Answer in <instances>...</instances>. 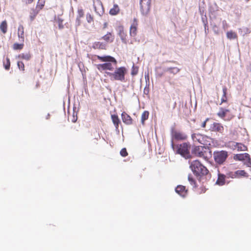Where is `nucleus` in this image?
I'll use <instances>...</instances> for the list:
<instances>
[{
	"label": "nucleus",
	"instance_id": "nucleus-18",
	"mask_svg": "<svg viewBox=\"0 0 251 251\" xmlns=\"http://www.w3.org/2000/svg\"><path fill=\"white\" fill-rule=\"evenodd\" d=\"M18 36L19 37V41L21 43H24L25 41L24 28L22 25H20L18 27Z\"/></svg>",
	"mask_w": 251,
	"mask_h": 251
},
{
	"label": "nucleus",
	"instance_id": "nucleus-24",
	"mask_svg": "<svg viewBox=\"0 0 251 251\" xmlns=\"http://www.w3.org/2000/svg\"><path fill=\"white\" fill-rule=\"evenodd\" d=\"M236 178H239L242 177H248L249 175L245 170H237L235 171Z\"/></svg>",
	"mask_w": 251,
	"mask_h": 251
},
{
	"label": "nucleus",
	"instance_id": "nucleus-51",
	"mask_svg": "<svg viewBox=\"0 0 251 251\" xmlns=\"http://www.w3.org/2000/svg\"><path fill=\"white\" fill-rule=\"evenodd\" d=\"M214 27H216V28H217V26L216 25H215V26H214Z\"/></svg>",
	"mask_w": 251,
	"mask_h": 251
},
{
	"label": "nucleus",
	"instance_id": "nucleus-10",
	"mask_svg": "<svg viewBox=\"0 0 251 251\" xmlns=\"http://www.w3.org/2000/svg\"><path fill=\"white\" fill-rule=\"evenodd\" d=\"M140 7L142 13L147 15L150 10L151 3L150 0H140Z\"/></svg>",
	"mask_w": 251,
	"mask_h": 251
},
{
	"label": "nucleus",
	"instance_id": "nucleus-44",
	"mask_svg": "<svg viewBox=\"0 0 251 251\" xmlns=\"http://www.w3.org/2000/svg\"><path fill=\"white\" fill-rule=\"evenodd\" d=\"M209 120V118H207L202 124L201 127L205 128L206 126V122Z\"/></svg>",
	"mask_w": 251,
	"mask_h": 251
},
{
	"label": "nucleus",
	"instance_id": "nucleus-11",
	"mask_svg": "<svg viewBox=\"0 0 251 251\" xmlns=\"http://www.w3.org/2000/svg\"><path fill=\"white\" fill-rule=\"evenodd\" d=\"M209 130L223 134L224 132V127L221 123L214 122L210 125Z\"/></svg>",
	"mask_w": 251,
	"mask_h": 251
},
{
	"label": "nucleus",
	"instance_id": "nucleus-13",
	"mask_svg": "<svg viewBox=\"0 0 251 251\" xmlns=\"http://www.w3.org/2000/svg\"><path fill=\"white\" fill-rule=\"evenodd\" d=\"M123 122L127 125H131L133 124L132 118L126 112H123L121 114Z\"/></svg>",
	"mask_w": 251,
	"mask_h": 251
},
{
	"label": "nucleus",
	"instance_id": "nucleus-48",
	"mask_svg": "<svg viewBox=\"0 0 251 251\" xmlns=\"http://www.w3.org/2000/svg\"><path fill=\"white\" fill-rule=\"evenodd\" d=\"M208 32V28H207V29L205 30V32L206 34H207Z\"/></svg>",
	"mask_w": 251,
	"mask_h": 251
},
{
	"label": "nucleus",
	"instance_id": "nucleus-15",
	"mask_svg": "<svg viewBox=\"0 0 251 251\" xmlns=\"http://www.w3.org/2000/svg\"><path fill=\"white\" fill-rule=\"evenodd\" d=\"M175 190L176 193L182 197H185L188 193V190L183 185H178Z\"/></svg>",
	"mask_w": 251,
	"mask_h": 251
},
{
	"label": "nucleus",
	"instance_id": "nucleus-35",
	"mask_svg": "<svg viewBox=\"0 0 251 251\" xmlns=\"http://www.w3.org/2000/svg\"><path fill=\"white\" fill-rule=\"evenodd\" d=\"M188 180L191 185H192L193 187H196V182L194 178L193 177V176L191 175H189L188 177Z\"/></svg>",
	"mask_w": 251,
	"mask_h": 251
},
{
	"label": "nucleus",
	"instance_id": "nucleus-41",
	"mask_svg": "<svg viewBox=\"0 0 251 251\" xmlns=\"http://www.w3.org/2000/svg\"><path fill=\"white\" fill-rule=\"evenodd\" d=\"M18 66L20 70L24 71H25V65L24 63L22 61H18L17 63Z\"/></svg>",
	"mask_w": 251,
	"mask_h": 251
},
{
	"label": "nucleus",
	"instance_id": "nucleus-22",
	"mask_svg": "<svg viewBox=\"0 0 251 251\" xmlns=\"http://www.w3.org/2000/svg\"><path fill=\"white\" fill-rule=\"evenodd\" d=\"M226 177V175L222 174H219L218 179L216 182V183L220 186L224 185L225 184Z\"/></svg>",
	"mask_w": 251,
	"mask_h": 251
},
{
	"label": "nucleus",
	"instance_id": "nucleus-31",
	"mask_svg": "<svg viewBox=\"0 0 251 251\" xmlns=\"http://www.w3.org/2000/svg\"><path fill=\"white\" fill-rule=\"evenodd\" d=\"M226 36L229 39H235L237 37L236 33L232 31H228L226 33Z\"/></svg>",
	"mask_w": 251,
	"mask_h": 251
},
{
	"label": "nucleus",
	"instance_id": "nucleus-25",
	"mask_svg": "<svg viewBox=\"0 0 251 251\" xmlns=\"http://www.w3.org/2000/svg\"><path fill=\"white\" fill-rule=\"evenodd\" d=\"M192 137L194 141H198L199 143L201 144H204V143H202V141L201 140L203 138V137L202 135L200 134H193Z\"/></svg>",
	"mask_w": 251,
	"mask_h": 251
},
{
	"label": "nucleus",
	"instance_id": "nucleus-7",
	"mask_svg": "<svg viewBox=\"0 0 251 251\" xmlns=\"http://www.w3.org/2000/svg\"><path fill=\"white\" fill-rule=\"evenodd\" d=\"M190 145L187 143H183L177 147V152L185 158H189L191 157L190 153Z\"/></svg>",
	"mask_w": 251,
	"mask_h": 251
},
{
	"label": "nucleus",
	"instance_id": "nucleus-33",
	"mask_svg": "<svg viewBox=\"0 0 251 251\" xmlns=\"http://www.w3.org/2000/svg\"><path fill=\"white\" fill-rule=\"evenodd\" d=\"M24 46V43L21 44L14 43L13 45V49L14 50H21L23 49Z\"/></svg>",
	"mask_w": 251,
	"mask_h": 251
},
{
	"label": "nucleus",
	"instance_id": "nucleus-14",
	"mask_svg": "<svg viewBox=\"0 0 251 251\" xmlns=\"http://www.w3.org/2000/svg\"><path fill=\"white\" fill-rule=\"evenodd\" d=\"M232 147L233 150L237 151H246L247 150V147L243 144L232 142Z\"/></svg>",
	"mask_w": 251,
	"mask_h": 251
},
{
	"label": "nucleus",
	"instance_id": "nucleus-19",
	"mask_svg": "<svg viewBox=\"0 0 251 251\" xmlns=\"http://www.w3.org/2000/svg\"><path fill=\"white\" fill-rule=\"evenodd\" d=\"M120 11V8L117 4H114L112 8H111L109 11L110 15L115 16L118 15Z\"/></svg>",
	"mask_w": 251,
	"mask_h": 251
},
{
	"label": "nucleus",
	"instance_id": "nucleus-12",
	"mask_svg": "<svg viewBox=\"0 0 251 251\" xmlns=\"http://www.w3.org/2000/svg\"><path fill=\"white\" fill-rule=\"evenodd\" d=\"M172 136L173 138L176 140H185L187 138L185 133L175 130L172 131Z\"/></svg>",
	"mask_w": 251,
	"mask_h": 251
},
{
	"label": "nucleus",
	"instance_id": "nucleus-6",
	"mask_svg": "<svg viewBox=\"0 0 251 251\" xmlns=\"http://www.w3.org/2000/svg\"><path fill=\"white\" fill-rule=\"evenodd\" d=\"M217 116L225 121H229L233 118L234 115L228 108L221 107L217 113Z\"/></svg>",
	"mask_w": 251,
	"mask_h": 251
},
{
	"label": "nucleus",
	"instance_id": "nucleus-28",
	"mask_svg": "<svg viewBox=\"0 0 251 251\" xmlns=\"http://www.w3.org/2000/svg\"><path fill=\"white\" fill-rule=\"evenodd\" d=\"M149 112L148 111H144L141 115V124L143 126L145 125V122L149 118Z\"/></svg>",
	"mask_w": 251,
	"mask_h": 251
},
{
	"label": "nucleus",
	"instance_id": "nucleus-9",
	"mask_svg": "<svg viewBox=\"0 0 251 251\" xmlns=\"http://www.w3.org/2000/svg\"><path fill=\"white\" fill-rule=\"evenodd\" d=\"M93 6L95 12L100 16H101L104 12V8L100 0H94Z\"/></svg>",
	"mask_w": 251,
	"mask_h": 251
},
{
	"label": "nucleus",
	"instance_id": "nucleus-5",
	"mask_svg": "<svg viewBox=\"0 0 251 251\" xmlns=\"http://www.w3.org/2000/svg\"><path fill=\"white\" fill-rule=\"evenodd\" d=\"M215 162L219 164H223L228 157V152L226 151H216L213 153Z\"/></svg>",
	"mask_w": 251,
	"mask_h": 251
},
{
	"label": "nucleus",
	"instance_id": "nucleus-32",
	"mask_svg": "<svg viewBox=\"0 0 251 251\" xmlns=\"http://www.w3.org/2000/svg\"><path fill=\"white\" fill-rule=\"evenodd\" d=\"M39 10L36 9H32L30 14V19L31 21H33L35 18L36 16L38 14L39 12Z\"/></svg>",
	"mask_w": 251,
	"mask_h": 251
},
{
	"label": "nucleus",
	"instance_id": "nucleus-3",
	"mask_svg": "<svg viewBox=\"0 0 251 251\" xmlns=\"http://www.w3.org/2000/svg\"><path fill=\"white\" fill-rule=\"evenodd\" d=\"M106 73L111 77V80L123 82L125 80V75L127 73V69L125 67H121L117 68L114 73Z\"/></svg>",
	"mask_w": 251,
	"mask_h": 251
},
{
	"label": "nucleus",
	"instance_id": "nucleus-38",
	"mask_svg": "<svg viewBox=\"0 0 251 251\" xmlns=\"http://www.w3.org/2000/svg\"><path fill=\"white\" fill-rule=\"evenodd\" d=\"M138 72V68L137 67H135L134 65H133L132 67V70L131 72V74L132 75L134 76L135 75H136Z\"/></svg>",
	"mask_w": 251,
	"mask_h": 251
},
{
	"label": "nucleus",
	"instance_id": "nucleus-27",
	"mask_svg": "<svg viewBox=\"0 0 251 251\" xmlns=\"http://www.w3.org/2000/svg\"><path fill=\"white\" fill-rule=\"evenodd\" d=\"M223 94L221 98V103H220V104H222L223 103L226 102L227 100V98L226 97L227 88L226 86H224L223 88Z\"/></svg>",
	"mask_w": 251,
	"mask_h": 251
},
{
	"label": "nucleus",
	"instance_id": "nucleus-49",
	"mask_svg": "<svg viewBox=\"0 0 251 251\" xmlns=\"http://www.w3.org/2000/svg\"><path fill=\"white\" fill-rule=\"evenodd\" d=\"M207 25H205V26H204L205 30L206 29H207Z\"/></svg>",
	"mask_w": 251,
	"mask_h": 251
},
{
	"label": "nucleus",
	"instance_id": "nucleus-45",
	"mask_svg": "<svg viewBox=\"0 0 251 251\" xmlns=\"http://www.w3.org/2000/svg\"><path fill=\"white\" fill-rule=\"evenodd\" d=\"M174 70L176 73L179 72V69L177 68H170L168 70Z\"/></svg>",
	"mask_w": 251,
	"mask_h": 251
},
{
	"label": "nucleus",
	"instance_id": "nucleus-16",
	"mask_svg": "<svg viewBox=\"0 0 251 251\" xmlns=\"http://www.w3.org/2000/svg\"><path fill=\"white\" fill-rule=\"evenodd\" d=\"M138 25V21L134 18L133 23L132 24L130 28V35L131 36H135L137 34V27Z\"/></svg>",
	"mask_w": 251,
	"mask_h": 251
},
{
	"label": "nucleus",
	"instance_id": "nucleus-37",
	"mask_svg": "<svg viewBox=\"0 0 251 251\" xmlns=\"http://www.w3.org/2000/svg\"><path fill=\"white\" fill-rule=\"evenodd\" d=\"M86 18L87 22L89 23H91L94 21L93 16L90 13L86 14Z\"/></svg>",
	"mask_w": 251,
	"mask_h": 251
},
{
	"label": "nucleus",
	"instance_id": "nucleus-42",
	"mask_svg": "<svg viewBox=\"0 0 251 251\" xmlns=\"http://www.w3.org/2000/svg\"><path fill=\"white\" fill-rule=\"evenodd\" d=\"M222 24H223V28L226 30V29L228 27V25L226 22V20H224L223 22H222Z\"/></svg>",
	"mask_w": 251,
	"mask_h": 251
},
{
	"label": "nucleus",
	"instance_id": "nucleus-46",
	"mask_svg": "<svg viewBox=\"0 0 251 251\" xmlns=\"http://www.w3.org/2000/svg\"><path fill=\"white\" fill-rule=\"evenodd\" d=\"M34 0H26V3L30 4Z\"/></svg>",
	"mask_w": 251,
	"mask_h": 251
},
{
	"label": "nucleus",
	"instance_id": "nucleus-17",
	"mask_svg": "<svg viewBox=\"0 0 251 251\" xmlns=\"http://www.w3.org/2000/svg\"><path fill=\"white\" fill-rule=\"evenodd\" d=\"M92 48L95 50H105L106 44L99 41L95 42L93 43Z\"/></svg>",
	"mask_w": 251,
	"mask_h": 251
},
{
	"label": "nucleus",
	"instance_id": "nucleus-20",
	"mask_svg": "<svg viewBox=\"0 0 251 251\" xmlns=\"http://www.w3.org/2000/svg\"><path fill=\"white\" fill-rule=\"evenodd\" d=\"M112 121L116 129H118L121 121L117 114H113L111 116Z\"/></svg>",
	"mask_w": 251,
	"mask_h": 251
},
{
	"label": "nucleus",
	"instance_id": "nucleus-1",
	"mask_svg": "<svg viewBox=\"0 0 251 251\" xmlns=\"http://www.w3.org/2000/svg\"><path fill=\"white\" fill-rule=\"evenodd\" d=\"M96 57L100 61L102 62H106L103 64H100L97 65V69L100 71L104 70L113 71L114 67L111 63H113L115 65H117V60L112 56L107 55L104 56H100L99 55H96Z\"/></svg>",
	"mask_w": 251,
	"mask_h": 251
},
{
	"label": "nucleus",
	"instance_id": "nucleus-23",
	"mask_svg": "<svg viewBox=\"0 0 251 251\" xmlns=\"http://www.w3.org/2000/svg\"><path fill=\"white\" fill-rule=\"evenodd\" d=\"M102 39L107 43H111L114 40V36L111 32H107L102 37Z\"/></svg>",
	"mask_w": 251,
	"mask_h": 251
},
{
	"label": "nucleus",
	"instance_id": "nucleus-39",
	"mask_svg": "<svg viewBox=\"0 0 251 251\" xmlns=\"http://www.w3.org/2000/svg\"><path fill=\"white\" fill-rule=\"evenodd\" d=\"M120 155L123 157H126L128 155V152L126 148H123L120 151Z\"/></svg>",
	"mask_w": 251,
	"mask_h": 251
},
{
	"label": "nucleus",
	"instance_id": "nucleus-29",
	"mask_svg": "<svg viewBox=\"0 0 251 251\" xmlns=\"http://www.w3.org/2000/svg\"><path fill=\"white\" fill-rule=\"evenodd\" d=\"M0 29L3 33L5 34L6 33L7 30V22L4 20L1 22L0 25Z\"/></svg>",
	"mask_w": 251,
	"mask_h": 251
},
{
	"label": "nucleus",
	"instance_id": "nucleus-4",
	"mask_svg": "<svg viewBox=\"0 0 251 251\" xmlns=\"http://www.w3.org/2000/svg\"><path fill=\"white\" fill-rule=\"evenodd\" d=\"M192 153L196 156L202 158L206 160L208 159L207 153H209L211 155V151H209V149L204 146H196L194 147L192 151Z\"/></svg>",
	"mask_w": 251,
	"mask_h": 251
},
{
	"label": "nucleus",
	"instance_id": "nucleus-2",
	"mask_svg": "<svg viewBox=\"0 0 251 251\" xmlns=\"http://www.w3.org/2000/svg\"><path fill=\"white\" fill-rule=\"evenodd\" d=\"M189 164L192 172L198 176H206L209 173L208 169L198 160L190 161Z\"/></svg>",
	"mask_w": 251,
	"mask_h": 251
},
{
	"label": "nucleus",
	"instance_id": "nucleus-26",
	"mask_svg": "<svg viewBox=\"0 0 251 251\" xmlns=\"http://www.w3.org/2000/svg\"><path fill=\"white\" fill-rule=\"evenodd\" d=\"M18 57L22 59L29 60L31 57V55L29 52L26 53H22L18 55Z\"/></svg>",
	"mask_w": 251,
	"mask_h": 251
},
{
	"label": "nucleus",
	"instance_id": "nucleus-34",
	"mask_svg": "<svg viewBox=\"0 0 251 251\" xmlns=\"http://www.w3.org/2000/svg\"><path fill=\"white\" fill-rule=\"evenodd\" d=\"M3 65H4V68L6 70H8L10 69V59L8 57H6V62H3Z\"/></svg>",
	"mask_w": 251,
	"mask_h": 251
},
{
	"label": "nucleus",
	"instance_id": "nucleus-47",
	"mask_svg": "<svg viewBox=\"0 0 251 251\" xmlns=\"http://www.w3.org/2000/svg\"><path fill=\"white\" fill-rule=\"evenodd\" d=\"M107 25H108V24H107V22L104 23V24H103V28H106L107 27Z\"/></svg>",
	"mask_w": 251,
	"mask_h": 251
},
{
	"label": "nucleus",
	"instance_id": "nucleus-40",
	"mask_svg": "<svg viewBox=\"0 0 251 251\" xmlns=\"http://www.w3.org/2000/svg\"><path fill=\"white\" fill-rule=\"evenodd\" d=\"M84 15V11L82 9H78L77 10V17L79 18H83Z\"/></svg>",
	"mask_w": 251,
	"mask_h": 251
},
{
	"label": "nucleus",
	"instance_id": "nucleus-21",
	"mask_svg": "<svg viewBox=\"0 0 251 251\" xmlns=\"http://www.w3.org/2000/svg\"><path fill=\"white\" fill-rule=\"evenodd\" d=\"M119 35L123 42L126 44L127 43V35L124 29V27L122 26L119 27Z\"/></svg>",
	"mask_w": 251,
	"mask_h": 251
},
{
	"label": "nucleus",
	"instance_id": "nucleus-36",
	"mask_svg": "<svg viewBox=\"0 0 251 251\" xmlns=\"http://www.w3.org/2000/svg\"><path fill=\"white\" fill-rule=\"evenodd\" d=\"M226 177L231 178H236L235 172H229L226 175Z\"/></svg>",
	"mask_w": 251,
	"mask_h": 251
},
{
	"label": "nucleus",
	"instance_id": "nucleus-8",
	"mask_svg": "<svg viewBox=\"0 0 251 251\" xmlns=\"http://www.w3.org/2000/svg\"><path fill=\"white\" fill-rule=\"evenodd\" d=\"M236 160L244 162V164L248 167H251V158L249 154L247 153L237 154L234 156Z\"/></svg>",
	"mask_w": 251,
	"mask_h": 251
},
{
	"label": "nucleus",
	"instance_id": "nucleus-30",
	"mask_svg": "<svg viewBox=\"0 0 251 251\" xmlns=\"http://www.w3.org/2000/svg\"><path fill=\"white\" fill-rule=\"evenodd\" d=\"M45 2L46 0H38L36 6V9L39 11L42 9L45 6Z\"/></svg>",
	"mask_w": 251,
	"mask_h": 251
},
{
	"label": "nucleus",
	"instance_id": "nucleus-43",
	"mask_svg": "<svg viewBox=\"0 0 251 251\" xmlns=\"http://www.w3.org/2000/svg\"><path fill=\"white\" fill-rule=\"evenodd\" d=\"M81 18L79 17H76V25L79 26L81 23Z\"/></svg>",
	"mask_w": 251,
	"mask_h": 251
},
{
	"label": "nucleus",
	"instance_id": "nucleus-50",
	"mask_svg": "<svg viewBox=\"0 0 251 251\" xmlns=\"http://www.w3.org/2000/svg\"><path fill=\"white\" fill-rule=\"evenodd\" d=\"M176 102L175 103V104H174V108H175V107H176Z\"/></svg>",
	"mask_w": 251,
	"mask_h": 251
}]
</instances>
